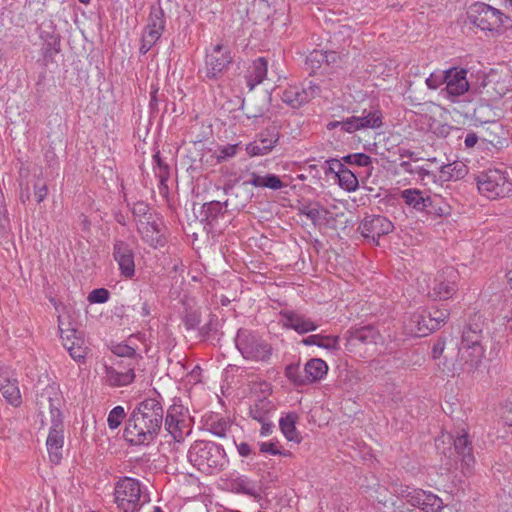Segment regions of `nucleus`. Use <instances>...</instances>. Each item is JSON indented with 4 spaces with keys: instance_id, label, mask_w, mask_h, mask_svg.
<instances>
[{
    "instance_id": "6e6552de",
    "label": "nucleus",
    "mask_w": 512,
    "mask_h": 512,
    "mask_svg": "<svg viewBox=\"0 0 512 512\" xmlns=\"http://www.w3.org/2000/svg\"><path fill=\"white\" fill-rule=\"evenodd\" d=\"M192 428L193 420L186 407L174 403L168 408L165 429L175 442H184L185 438L191 434Z\"/></svg>"
},
{
    "instance_id": "6e6d98bb",
    "label": "nucleus",
    "mask_w": 512,
    "mask_h": 512,
    "mask_svg": "<svg viewBox=\"0 0 512 512\" xmlns=\"http://www.w3.org/2000/svg\"><path fill=\"white\" fill-rule=\"evenodd\" d=\"M259 422L261 423L260 435L262 437L269 436L273 432V429H274V424L272 423V421L270 419H268V420L259 421Z\"/></svg>"
},
{
    "instance_id": "c85d7f7f",
    "label": "nucleus",
    "mask_w": 512,
    "mask_h": 512,
    "mask_svg": "<svg viewBox=\"0 0 512 512\" xmlns=\"http://www.w3.org/2000/svg\"><path fill=\"white\" fill-rule=\"evenodd\" d=\"M267 71L268 65L265 58L259 57L252 62L246 75V83L250 91L263 82L267 76Z\"/></svg>"
},
{
    "instance_id": "603ef678",
    "label": "nucleus",
    "mask_w": 512,
    "mask_h": 512,
    "mask_svg": "<svg viewBox=\"0 0 512 512\" xmlns=\"http://www.w3.org/2000/svg\"><path fill=\"white\" fill-rule=\"evenodd\" d=\"M260 451L262 453L270 454V455H281L282 452L278 446V442H262L260 443Z\"/></svg>"
},
{
    "instance_id": "20e7f679",
    "label": "nucleus",
    "mask_w": 512,
    "mask_h": 512,
    "mask_svg": "<svg viewBox=\"0 0 512 512\" xmlns=\"http://www.w3.org/2000/svg\"><path fill=\"white\" fill-rule=\"evenodd\" d=\"M149 501L147 489L139 480L123 477L115 483L114 503L118 512H136Z\"/></svg>"
},
{
    "instance_id": "69168bd1",
    "label": "nucleus",
    "mask_w": 512,
    "mask_h": 512,
    "mask_svg": "<svg viewBox=\"0 0 512 512\" xmlns=\"http://www.w3.org/2000/svg\"><path fill=\"white\" fill-rule=\"evenodd\" d=\"M503 419L507 425L512 426V408L504 413Z\"/></svg>"
},
{
    "instance_id": "cd10ccee",
    "label": "nucleus",
    "mask_w": 512,
    "mask_h": 512,
    "mask_svg": "<svg viewBox=\"0 0 512 512\" xmlns=\"http://www.w3.org/2000/svg\"><path fill=\"white\" fill-rule=\"evenodd\" d=\"M380 339L379 332L372 326H364L350 333L347 344L350 347L376 344Z\"/></svg>"
},
{
    "instance_id": "864d4df0",
    "label": "nucleus",
    "mask_w": 512,
    "mask_h": 512,
    "mask_svg": "<svg viewBox=\"0 0 512 512\" xmlns=\"http://www.w3.org/2000/svg\"><path fill=\"white\" fill-rule=\"evenodd\" d=\"M351 162L355 163L358 166H368L371 164V157L364 153H355L349 156Z\"/></svg>"
},
{
    "instance_id": "8fccbe9b",
    "label": "nucleus",
    "mask_w": 512,
    "mask_h": 512,
    "mask_svg": "<svg viewBox=\"0 0 512 512\" xmlns=\"http://www.w3.org/2000/svg\"><path fill=\"white\" fill-rule=\"evenodd\" d=\"M109 297H110V293L107 289L98 288V289L92 290L88 294L87 300L91 304H95V303L102 304V303H106L109 300Z\"/></svg>"
},
{
    "instance_id": "2eb2a0df",
    "label": "nucleus",
    "mask_w": 512,
    "mask_h": 512,
    "mask_svg": "<svg viewBox=\"0 0 512 512\" xmlns=\"http://www.w3.org/2000/svg\"><path fill=\"white\" fill-rule=\"evenodd\" d=\"M113 258L118 264L120 275L126 279H132L135 275V256L131 246L123 240H116L113 246Z\"/></svg>"
},
{
    "instance_id": "4c0bfd02",
    "label": "nucleus",
    "mask_w": 512,
    "mask_h": 512,
    "mask_svg": "<svg viewBox=\"0 0 512 512\" xmlns=\"http://www.w3.org/2000/svg\"><path fill=\"white\" fill-rule=\"evenodd\" d=\"M0 391L3 397L12 405L18 406L21 402L20 390L16 383L7 379H0Z\"/></svg>"
},
{
    "instance_id": "423d86ee",
    "label": "nucleus",
    "mask_w": 512,
    "mask_h": 512,
    "mask_svg": "<svg viewBox=\"0 0 512 512\" xmlns=\"http://www.w3.org/2000/svg\"><path fill=\"white\" fill-rule=\"evenodd\" d=\"M470 23L482 31L501 34L512 25V20L499 9L485 3H475L468 11Z\"/></svg>"
},
{
    "instance_id": "dca6fc26",
    "label": "nucleus",
    "mask_w": 512,
    "mask_h": 512,
    "mask_svg": "<svg viewBox=\"0 0 512 512\" xmlns=\"http://www.w3.org/2000/svg\"><path fill=\"white\" fill-rule=\"evenodd\" d=\"M280 323L284 328L292 329L298 334L313 332L320 326L311 318L292 310L280 312Z\"/></svg>"
},
{
    "instance_id": "aec40b11",
    "label": "nucleus",
    "mask_w": 512,
    "mask_h": 512,
    "mask_svg": "<svg viewBox=\"0 0 512 512\" xmlns=\"http://www.w3.org/2000/svg\"><path fill=\"white\" fill-rule=\"evenodd\" d=\"M404 331L408 336L425 337L433 332L429 326V318L425 311H416L404 320Z\"/></svg>"
},
{
    "instance_id": "37998d69",
    "label": "nucleus",
    "mask_w": 512,
    "mask_h": 512,
    "mask_svg": "<svg viewBox=\"0 0 512 512\" xmlns=\"http://www.w3.org/2000/svg\"><path fill=\"white\" fill-rule=\"evenodd\" d=\"M427 315L429 318V326L431 327L432 325L434 331L446 323L449 317V311L447 309L435 308Z\"/></svg>"
},
{
    "instance_id": "4468645a",
    "label": "nucleus",
    "mask_w": 512,
    "mask_h": 512,
    "mask_svg": "<svg viewBox=\"0 0 512 512\" xmlns=\"http://www.w3.org/2000/svg\"><path fill=\"white\" fill-rule=\"evenodd\" d=\"M393 229V223L382 215H368L364 217L358 227L361 235L373 242H378L381 236L391 233Z\"/></svg>"
},
{
    "instance_id": "39448f33",
    "label": "nucleus",
    "mask_w": 512,
    "mask_h": 512,
    "mask_svg": "<svg viewBox=\"0 0 512 512\" xmlns=\"http://www.w3.org/2000/svg\"><path fill=\"white\" fill-rule=\"evenodd\" d=\"M479 193L490 200L512 196V179L506 170L490 168L480 172L476 178Z\"/></svg>"
},
{
    "instance_id": "f8f14e48",
    "label": "nucleus",
    "mask_w": 512,
    "mask_h": 512,
    "mask_svg": "<svg viewBox=\"0 0 512 512\" xmlns=\"http://www.w3.org/2000/svg\"><path fill=\"white\" fill-rule=\"evenodd\" d=\"M458 273L453 267H446L433 279L429 296L435 300L451 298L457 291Z\"/></svg>"
},
{
    "instance_id": "6ab92c4d",
    "label": "nucleus",
    "mask_w": 512,
    "mask_h": 512,
    "mask_svg": "<svg viewBox=\"0 0 512 512\" xmlns=\"http://www.w3.org/2000/svg\"><path fill=\"white\" fill-rule=\"evenodd\" d=\"M102 370V381L111 387L127 386L131 384L135 378L133 368L122 369L121 367L115 368L103 364Z\"/></svg>"
},
{
    "instance_id": "bb28decb",
    "label": "nucleus",
    "mask_w": 512,
    "mask_h": 512,
    "mask_svg": "<svg viewBox=\"0 0 512 512\" xmlns=\"http://www.w3.org/2000/svg\"><path fill=\"white\" fill-rule=\"evenodd\" d=\"M454 447L458 454L462 456V469L464 474H471L475 464V459L471 454L470 442L468 435L462 433L454 440Z\"/></svg>"
},
{
    "instance_id": "79ce46f5",
    "label": "nucleus",
    "mask_w": 512,
    "mask_h": 512,
    "mask_svg": "<svg viewBox=\"0 0 512 512\" xmlns=\"http://www.w3.org/2000/svg\"><path fill=\"white\" fill-rule=\"evenodd\" d=\"M126 418V412L124 407L118 405L115 406L108 414L107 424L111 430L117 429Z\"/></svg>"
},
{
    "instance_id": "5fc2aeb1",
    "label": "nucleus",
    "mask_w": 512,
    "mask_h": 512,
    "mask_svg": "<svg viewBox=\"0 0 512 512\" xmlns=\"http://www.w3.org/2000/svg\"><path fill=\"white\" fill-rule=\"evenodd\" d=\"M47 193H48V189H47L46 184L36 183L34 185V195H35L37 202H39V203L42 202L46 198Z\"/></svg>"
},
{
    "instance_id": "72a5a7b5",
    "label": "nucleus",
    "mask_w": 512,
    "mask_h": 512,
    "mask_svg": "<svg viewBox=\"0 0 512 512\" xmlns=\"http://www.w3.org/2000/svg\"><path fill=\"white\" fill-rule=\"evenodd\" d=\"M297 415L293 413L286 414L279 420V427L284 437L291 442L299 443L301 437L296 429Z\"/></svg>"
},
{
    "instance_id": "f704fd0d",
    "label": "nucleus",
    "mask_w": 512,
    "mask_h": 512,
    "mask_svg": "<svg viewBox=\"0 0 512 512\" xmlns=\"http://www.w3.org/2000/svg\"><path fill=\"white\" fill-rule=\"evenodd\" d=\"M338 57V54L333 51L313 50L307 56L306 63L312 70H316L321 68L323 63L327 65L330 63H335Z\"/></svg>"
},
{
    "instance_id": "680f3d73",
    "label": "nucleus",
    "mask_w": 512,
    "mask_h": 512,
    "mask_svg": "<svg viewBox=\"0 0 512 512\" xmlns=\"http://www.w3.org/2000/svg\"><path fill=\"white\" fill-rule=\"evenodd\" d=\"M444 343L443 342H437L434 346H433V350H432V355H433V358H439L443 351H444Z\"/></svg>"
},
{
    "instance_id": "052dcab7",
    "label": "nucleus",
    "mask_w": 512,
    "mask_h": 512,
    "mask_svg": "<svg viewBox=\"0 0 512 512\" xmlns=\"http://www.w3.org/2000/svg\"><path fill=\"white\" fill-rule=\"evenodd\" d=\"M237 451L242 457H248L251 454L250 445L246 442L237 444Z\"/></svg>"
},
{
    "instance_id": "b1692460",
    "label": "nucleus",
    "mask_w": 512,
    "mask_h": 512,
    "mask_svg": "<svg viewBox=\"0 0 512 512\" xmlns=\"http://www.w3.org/2000/svg\"><path fill=\"white\" fill-rule=\"evenodd\" d=\"M400 197L410 209L419 213L425 212L435 202L431 196L416 188L402 190Z\"/></svg>"
},
{
    "instance_id": "9b49d317",
    "label": "nucleus",
    "mask_w": 512,
    "mask_h": 512,
    "mask_svg": "<svg viewBox=\"0 0 512 512\" xmlns=\"http://www.w3.org/2000/svg\"><path fill=\"white\" fill-rule=\"evenodd\" d=\"M165 25L164 11L160 7H153L142 33L141 54H146L158 42L165 30Z\"/></svg>"
},
{
    "instance_id": "9d476101",
    "label": "nucleus",
    "mask_w": 512,
    "mask_h": 512,
    "mask_svg": "<svg viewBox=\"0 0 512 512\" xmlns=\"http://www.w3.org/2000/svg\"><path fill=\"white\" fill-rule=\"evenodd\" d=\"M382 125V113L378 109H364L359 116H351L342 121L330 123L332 128L340 127L341 130L353 133L364 129H377Z\"/></svg>"
},
{
    "instance_id": "0eeeda50",
    "label": "nucleus",
    "mask_w": 512,
    "mask_h": 512,
    "mask_svg": "<svg viewBox=\"0 0 512 512\" xmlns=\"http://www.w3.org/2000/svg\"><path fill=\"white\" fill-rule=\"evenodd\" d=\"M235 344L246 360L265 362L272 354L270 344L250 330L240 329L235 338Z\"/></svg>"
},
{
    "instance_id": "ea45409f",
    "label": "nucleus",
    "mask_w": 512,
    "mask_h": 512,
    "mask_svg": "<svg viewBox=\"0 0 512 512\" xmlns=\"http://www.w3.org/2000/svg\"><path fill=\"white\" fill-rule=\"evenodd\" d=\"M301 213L310 219L314 224L326 220L327 210L319 204H309L301 209Z\"/></svg>"
},
{
    "instance_id": "473e14b6",
    "label": "nucleus",
    "mask_w": 512,
    "mask_h": 512,
    "mask_svg": "<svg viewBox=\"0 0 512 512\" xmlns=\"http://www.w3.org/2000/svg\"><path fill=\"white\" fill-rule=\"evenodd\" d=\"M302 343L306 346H318L329 351H335L339 349V337L332 335L314 334L310 335L302 340Z\"/></svg>"
},
{
    "instance_id": "a19ab883",
    "label": "nucleus",
    "mask_w": 512,
    "mask_h": 512,
    "mask_svg": "<svg viewBox=\"0 0 512 512\" xmlns=\"http://www.w3.org/2000/svg\"><path fill=\"white\" fill-rule=\"evenodd\" d=\"M339 185L347 191H354L358 187V180L349 169L341 168L337 173Z\"/></svg>"
},
{
    "instance_id": "1a4fd4ad",
    "label": "nucleus",
    "mask_w": 512,
    "mask_h": 512,
    "mask_svg": "<svg viewBox=\"0 0 512 512\" xmlns=\"http://www.w3.org/2000/svg\"><path fill=\"white\" fill-rule=\"evenodd\" d=\"M394 492L399 498L424 512H440L444 508L442 499L430 491L399 485L395 487Z\"/></svg>"
},
{
    "instance_id": "ddd939ff",
    "label": "nucleus",
    "mask_w": 512,
    "mask_h": 512,
    "mask_svg": "<svg viewBox=\"0 0 512 512\" xmlns=\"http://www.w3.org/2000/svg\"><path fill=\"white\" fill-rule=\"evenodd\" d=\"M232 63V56L227 46L214 45L206 54L205 73L210 79L218 78L228 69Z\"/></svg>"
},
{
    "instance_id": "412c9836",
    "label": "nucleus",
    "mask_w": 512,
    "mask_h": 512,
    "mask_svg": "<svg viewBox=\"0 0 512 512\" xmlns=\"http://www.w3.org/2000/svg\"><path fill=\"white\" fill-rule=\"evenodd\" d=\"M485 356L484 346H475L467 349L465 347L458 348V364L462 372L471 373L477 370Z\"/></svg>"
},
{
    "instance_id": "7c9ffc66",
    "label": "nucleus",
    "mask_w": 512,
    "mask_h": 512,
    "mask_svg": "<svg viewBox=\"0 0 512 512\" xmlns=\"http://www.w3.org/2000/svg\"><path fill=\"white\" fill-rule=\"evenodd\" d=\"M466 174V165L461 161H454L441 166L438 179L441 182L456 181L464 178Z\"/></svg>"
},
{
    "instance_id": "338daca9",
    "label": "nucleus",
    "mask_w": 512,
    "mask_h": 512,
    "mask_svg": "<svg viewBox=\"0 0 512 512\" xmlns=\"http://www.w3.org/2000/svg\"><path fill=\"white\" fill-rule=\"evenodd\" d=\"M158 161V163H160L159 159L157 158L156 159ZM159 168H160V178L161 180H164L166 178V175H167V166H164L162 167L161 164H159Z\"/></svg>"
},
{
    "instance_id": "e433bc0d",
    "label": "nucleus",
    "mask_w": 512,
    "mask_h": 512,
    "mask_svg": "<svg viewBox=\"0 0 512 512\" xmlns=\"http://www.w3.org/2000/svg\"><path fill=\"white\" fill-rule=\"evenodd\" d=\"M482 339V329L479 327V325H469L463 330L459 347L470 349L474 348L475 346H483Z\"/></svg>"
},
{
    "instance_id": "5701e85b",
    "label": "nucleus",
    "mask_w": 512,
    "mask_h": 512,
    "mask_svg": "<svg viewBox=\"0 0 512 512\" xmlns=\"http://www.w3.org/2000/svg\"><path fill=\"white\" fill-rule=\"evenodd\" d=\"M279 140L277 131H267L262 133L259 138L246 145V152L250 157L264 156L272 151Z\"/></svg>"
},
{
    "instance_id": "e2e57ef3",
    "label": "nucleus",
    "mask_w": 512,
    "mask_h": 512,
    "mask_svg": "<svg viewBox=\"0 0 512 512\" xmlns=\"http://www.w3.org/2000/svg\"><path fill=\"white\" fill-rule=\"evenodd\" d=\"M116 353L120 356H130L135 353L134 349L129 346H120Z\"/></svg>"
},
{
    "instance_id": "09e8293b",
    "label": "nucleus",
    "mask_w": 512,
    "mask_h": 512,
    "mask_svg": "<svg viewBox=\"0 0 512 512\" xmlns=\"http://www.w3.org/2000/svg\"><path fill=\"white\" fill-rule=\"evenodd\" d=\"M238 149L239 144H230L219 147L216 155L217 162L221 163L229 158L234 157L237 154Z\"/></svg>"
},
{
    "instance_id": "2f4dec72",
    "label": "nucleus",
    "mask_w": 512,
    "mask_h": 512,
    "mask_svg": "<svg viewBox=\"0 0 512 512\" xmlns=\"http://www.w3.org/2000/svg\"><path fill=\"white\" fill-rule=\"evenodd\" d=\"M275 411V406L266 397L259 398L251 404L249 415L256 421H265L271 418Z\"/></svg>"
},
{
    "instance_id": "49530a36",
    "label": "nucleus",
    "mask_w": 512,
    "mask_h": 512,
    "mask_svg": "<svg viewBox=\"0 0 512 512\" xmlns=\"http://www.w3.org/2000/svg\"><path fill=\"white\" fill-rule=\"evenodd\" d=\"M446 75L447 70H437L432 72L429 77L426 79V85L429 89L436 90L438 89L442 84H445L446 82Z\"/></svg>"
},
{
    "instance_id": "a878e982",
    "label": "nucleus",
    "mask_w": 512,
    "mask_h": 512,
    "mask_svg": "<svg viewBox=\"0 0 512 512\" xmlns=\"http://www.w3.org/2000/svg\"><path fill=\"white\" fill-rule=\"evenodd\" d=\"M246 183L255 188H267L274 191L281 190L287 186L282 177L271 173L261 175L252 172Z\"/></svg>"
},
{
    "instance_id": "c9c22d12",
    "label": "nucleus",
    "mask_w": 512,
    "mask_h": 512,
    "mask_svg": "<svg viewBox=\"0 0 512 512\" xmlns=\"http://www.w3.org/2000/svg\"><path fill=\"white\" fill-rule=\"evenodd\" d=\"M142 239L152 247H157L163 244L162 235L156 223L145 222L141 223L138 228Z\"/></svg>"
},
{
    "instance_id": "13d9d810",
    "label": "nucleus",
    "mask_w": 512,
    "mask_h": 512,
    "mask_svg": "<svg viewBox=\"0 0 512 512\" xmlns=\"http://www.w3.org/2000/svg\"><path fill=\"white\" fill-rule=\"evenodd\" d=\"M221 210H222V207L219 202H211L208 205H206V213H209L210 214L209 217H211L210 223L213 221L212 214L213 213L218 214L221 212Z\"/></svg>"
},
{
    "instance_id": "de8ad7c7",
    "label": "nucleus",
    "mask_w": 512,
    "mask_h": 512,
    "mask_svg": "<svg viewBox=\"0 0 512 512\" xmlns=\"http://www.w3.org/2000/svg\"><path fill=\"white\" fill-rule=\"evenodd\" d=\"M435 202L429 207L432 208L433 212L438 216H448L451 214L450 205L445 202L440 195H434L431 197Z\"/></svg>"
},
{
    "instance_id": "bf43d9fd",
    "label": "nucleus",
    "mask_w": 512,
    "mask_h": 512,
    "mask_svg": "<svg viewBox=\"0 0 512 512\" xmlns=\"http://www.w3.org/2000/svg\"><path fill=\"white\" fill-rule=\"evenodd\" d=\"M480 139V135L478 136L475 133H468L465 137L464 143L467 148L474 147L478 140Z\"/></svg>"
},
{
    "instance_id": "3c124183",
    "label": "nucleus",
    "mask_w": 512,
    "mask_h": 512,
    "mask_svg": "<svg viewBox=\"0 0 512 512\" xmlns=\"http://www.w3.org/2000/svg\"><path fill=\"white\" fill-rule=\"evenodd\" d=\"M411 173L416 174L421 182H423L425 185L428 183L427 180H431L433 182H436V175H434L427 167L425 166H418L412 170H410Z\"/></svg>"
},
{
    "instance_id": "4be33fe9",
    "label": "nucleus",
    "mask_w": 512,
    "mask_h": 512,
    "mask_svg": "<svg viewBox=\"0 0 512 512\" xmlns=\"http://www.w3.org/2000/svg\"><path fill=\"white\" fill-rule=\"evenodd\" d=\"M480 140L491 144L495 148H502L507 144L508 131L498 121H491L479 131Z\"/></svg>"
},
{
    "instance_id": "f03ea898",
    "label": "nucleus",
    "mask_w": 512,
    "mask_h": 512,
    "mask_svg": "<svg viewBox=\"0 0 512 512\" xmlns=\"http://www.w3.org/2000/svg\"><path fill=\"white\" fill-rule=\"evenodd\" d=\"M41 399H46L52 415V425L49 428L46 439V447L49 459L53 464H59L62 459L64 446V426L58 406L60 405V392L56 385H48L41 394Z\"/></svg>"
},
{
    "instance_id": "4d7b16f0",
    "label": "nucleus",
    "mask_w": 512,
    "mask_h": 512,
    "mask_svg": "<svg viewBox=\"0 0 512 512\" xmlns=\"http://www.w3.org/2000/svg\"><path fill=\"white\" fill-rule=\"evenodd\" d=\"M184 322L187 329H194L199 324L200 320L196 313H192L185 317Z\"/></svg>"
},
{
    "instance_id": "c756f323",
    "label": "nucleus",
    "mask_w": 512,
    "mask_h": 512,
    "mask_svg": "<svg viewBox=\"0 0 512 512\" xmlns=\"http://www.w3.org/2000/svg\"><path fill=\"white\" fill-rule=\"evenodd\" d=\"M328 372L327 363L320 358L309 360L303 368L306 383H312L321 380Z\"/></svg>"
},
{
    "instance_id": "393cba45",
    "label": "nucleus",
    "mask_w": 512,
    "mask_h": 512,
    "mask_svg": "<svg viewBox=\"0 0 512 512\" xmlns=\"http://www.w3.org/2000/svg\"><path fill=\"white\" fill-rule=\"evenodd\" d=\"M314 95L312 87L309 89L302 88L297 85L287 87L282 94V100L292 108H299L304 103L308 102Z\"/></svg>"
},
{
    "instance_id": "a18cd8bd",
    "label": "nucleus",
    "mask_w": 512,
    "mask_h": 512,
    "mask_svg": "<svg viewBox=\"0 0 512 512\" xmlns=\"http://www.w3.org/2000/svg\"><path fill=\"white\" fill-rule=\"evenodd\" d=\"M286 377L294 384L303 385L306 384L304 373L302 374L301 368L297 364L287 366L285 370Z\"/></svg>"
},
{
    "instance_id": "a211bd4d",
    "label": "nucleus",
    "mask_w": 512,
    "mask_h": 512,
    "mask_svg": "<svg viewBox=\"0 0 512 512\" xmlns=\"http://www.w3.org/2000/svg\"><path fill=\"white\" fill-rule=\"evenodd\" d=\"M60 338L64 348L75 361H83L87 355L88 347L85 340L74 329L61 330Z\"/></svg>"
},
{
    "instance_id": "774afa93",
    "label": "nucleus",
    "mask_w": 512,
    "mask_h": 512,
    "mask_svg": "<svg viewBox=\"0 0 512 512\" xmlns=\"http://www.w3.org/2000/svg\"><path fill=\"white\" fill-rule=\"evenodd\" d=\"M503 3L506 9L512 11V0H503Z\"/></svg>"
},
{
    "instance_id": "7ed1b4c3",
    "label": "nucleus",
    "mask_w": 512,
    "mask_h": 512,
    "mask_svg": "<svg viewBox=\"0 0 512 512\" xmlns=\"http://www.w3.org/2000/svg\"><path fill=\"white\" fill-rule=\"evenodd\" d=\"M187 459L196 469L205 474L219 471L226 463L221 445L205 440L195 441L189 448Z\"/></svg>"
},
{
    "instance_id": "f257e3e1",
    "label": "nucleus",
    "mask_w": 512,
    "mask_h": 512,
    "mask_svg": "<svg viewBox=\"0 0 512 512\" xmlns=\"http://www.w3.org/2000/svg\"><path fill=\"white\" fill-rule=\"evenodd\" d=\"M163 407L157 398H147L131 412L123 436L132 445H149L158 437L163 424Z\"/></svg>"
},
{
    "instance_id": "58836bf2",
    "label": "nucleus",
    "mask_w": 512,
    "mask_h": 512,
    "mask_svg": "<svg viewBox=\"0 0 512 512\" xmlns=\"http://www.w3.org/2000/svg\"><path fill=\"white\" fill-rule=\"evenodd\" d=\"M232 488L238 493H243L249 496H257L259 492L257 484L245 476L235 478L232 481Z\"/></svg>"
},
{
    "instance_id": "c03bdc74",
    "label": "nucleus",
    "mask_w": 512,
    "mask_h": 512,
    "mask_svg": "<svg viewBox=\"0 0 512 512\" xmlns=\"http://www.w3.org/2000/svg\"><path fill=\"white\" fill-rule=\"evenodd\" d=\"M229 428H230V424L226 419L221 418V417H216V419L213 420L209 424L208 430L213 435L222 438V437L226 436V433L229 430Z\"/></svg>"
},
{
    "instance_id": "0e129e2a",
    "label": "nucleus",
    "mask_w": 512,
    "mask_h": 512,
    "mask_svg": "<svg viewBox=\"0 0 512 512\" xmlns=\"http://www.w3.org/2000/svg\"><path fill=\"white\" fill-rule=\"evenodd\" d=\"M495 92L497 96L502 97L506 94L507 89L503 83H498L495 87Z\"/></svg>"
},
{
    "instance_id": "f3484780",
    "label": "nucleus",
    "mask_w": 512,
    "mask_h": 512,
    "mask_svg": "<svg viewBox=\"0 0 512 512\" xmlns=\"http://www.w3.org/2000/svg\"><path fill=\"white\" fill-rule=\"evenodd\" d=\"M445 92L447 97H458L469 90L467 70L453 67L447 70Z\"/></svg>"
}]
</instances>
